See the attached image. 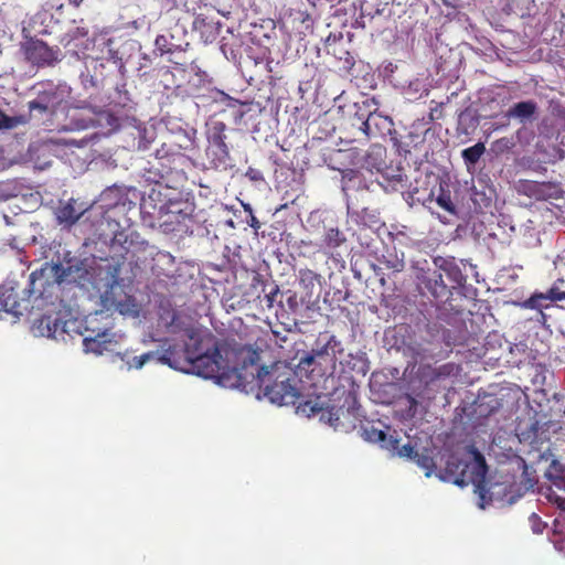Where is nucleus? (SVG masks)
<instances>
[{
  "label": "nucleus",
  "instance_id": "nucleus-1",
  "mask_svg": "<svg viewBox=\"0 0 565 565\" xmlns=\"http://www.w3.org/2000/svg\"><path fill=\"white\" fill-rule=\"evenodd\" d=\"M252 369L248 380L247 374L236 372L239 384L256 382L264 396L271 403L278 405L295 404L300 396L296 370H292L284 362H275L269 366H257L255 360H249ZM246 372L248 366L243 367Z\"/></svg>",
  "mask_w": 565,
  "mask_h": 565
},
{
  "label": "nucleus",
  "instance_id": "nucleus-2",
  "mask_svg": "<svg viewBox=\"0 0 565 565\" xmlns=\"http://www.w3.org/2000/svg\"><path fill=\"white\" fill-rule=\"evenodd\" d=\"M472 460L467 462L458 456L451 454L446 467L439 472L438 477L448 482H452L459 487L472 484L475 492L479 495L480 508L484 509L493 501V493L487 480L488 466L484 457L477 450L472 451Z\"/></svg>",
  "mask_w": 565,
  "mask_h": 565
},
{
  "label": "nucleus",
  "instance_id": "nucleus-3",
  "mask_svg": "<svg viewBox=\"0 0 565 565\" xmlns=\"http://www.w3.org/2000/svg\"><path fill=\"white\" fill-rule=\"evenodd\" d=\"M58 284L70 282L82 288L100 290L111 287L115 275L109 268H104L95 259H75L67 262L66 266L56 264L52 268Z\"/></svg>",
  "mask_w": 565,
  "mask_h": 565
},
{
  "label": "nucleus",
  "instance_id": "nucleus-4",
  "mask_svg": "<svg viewBox=\"0 0 565 565\" xmlns=\"http://www.w3.org/2000/svg\"><path fill=\"white\" fill-rule=\"evenodd\" d=\"M320 341L319 339L316 349L299 359L296 369L299 377H306L312 385H317L316 381L319 379L333 373L337 353L342 351L341 343L334 335H330L321 345Z\"/></svg>",
  "mask_w": 565,
  "mask_h": 565
},
{
  "label": "nucleus",
  "instance_id": "nucleus-5",
  "mask_svg": "<svg viewBox=\"0 0 565 565\" xmlns=\"http://www.w3.org/2000/svg\"><path fill=\"white\" fill-rule=\"evenodd\" d=\"M34 88L36 96L28 103L30 116L35 118L53 116L65 100L64 92L53 83H41Z\"/></svg>",
  "mask_w": 565,
  "mask_h": 565
},
{
  "label": "nucleus",
  "instance_id": "nucleus-6",
  "mask_svg": "<svg viewBox=\"0 0 565 565\" xmlns=\"http://www.w3.org/2000/svg\"><path fill=\"white\" fill-rule=\"evenodd\" d=\"M226 129L227 126L223 121H213L206 132L205 156L214 169H226L230 166L231 156L226 143Z\"/></svg>",
  "mask_w": 565,
  "mask_h": 565
},
{
  "label": "nucleus",
  "instance_id": "nucleus-7",
  "mask_svg": "<svg viewBox=\"0 0 565 565\" xmlns=\"http://www.w3.org/2000/svg\"><path fill=\"white\" fill-rule=\"evenodd\" d=\"M70 323L61 310H50L33 320L31 331L35 337L57 339L70 332Z\"/></svg>",
  "mask_w": 565,
  "mask_h": 565
},
{
  "label": "nucleus",
  "instance_id": "nucleus-8",
  "mask_svg": "<svg viewBox=\"0 0 565 565\" xmlns=\"http://www.w3.org/2000/svg\"><path fill=\"white\" fill-rule=\"evenodd\" d=\"M514 407V403H509L502 397H498L494 394L478 395L475 405L473 413L480 419H490L491 417L500 414L502 417H507Z\"/></svg>",
  "mask_w": 565,
  "mask_h": 565
},
{
  "label": "nucleus",
  "instance_id": "nucleus-9",
  "mask_svg": "<svg viewBox=\"0 0 565 565\" xmlns=\"http://www.w3.org/2000/svg\"><path fill=\"white\" fill-rule=\"evenodd\" d=\"M221 359L222 355L216 345L212 349L206 348V350L201 352L199 355H194L191 360L190 372H193L204 379L215 377L218 375L221 370Z\"/></svg>",
  "mask_w": 565,
  "mask_h": 565
},
{
  "label": "nucleus",
  "instance_id": "nucleus-10",
  "mask_svg": "<svg viewBox=\"0 0 565 565\" xmlns=\"http://www.w3.org/2000/svg\"><path fill=\"white\" fill-rule=\"evenodd\" d=\"M157 352V360L160 363L185 373L190 372L191 360L183 345L178 343L170 344L166 341L162 345V350Z\"/></svg>",
  "mask_w": 565,
  "mask_h": 565
},
{
  "label": "nucleus",
  "instance_id": "nucleus-11",
  "mask_svg": "<svg viewBox=\"0 0 565 565\" xmlns=\"http://www.w3.org/2000/svg\"><path fill=\"white\" fill-rule=\"evenodd\" d=\"M25 55L33 64L45 66L58 61L60 50L49 46L42 40H31L25 47Z\"/></svg>",
  "mask_w": 565,
  "mask_h": 565
},
{
  "label": "nucleus",
  "instance_id": "nucleus-12",
  "mask_svg": "<svg viewBox=\"0 0 565 565\" xmlns=\"http://www.w3.org/2000/svg\"><path fill=\"white\" fill-rule=\"evenodd\" d=\"M29 300L20 298L14 287L0 285V318L3 313L19 317L28 310Z\"/></svg>",
  "mask_w": 565,
  "mask_h": 565
},
{
  "label": "nucleus",
  "instance_id": "nucleus-13",
  "mask_svg": "<svg viewBox=\"0 0 565 565\" xmlns=\"http://www.w3.org/2000/svg\"><path fill=\"white\" fill-rule=\"evenodd\" d=\"M356 398L352 397L351 404L344 409L343 407L335 412H330L329 422L335 429H354L358 423H361L360 406H355Z\"/></svg>",
  "mask_w": 565,
  "mask_h": 565
},
{
  "label": "nucleus",
  "instance_id": "nucleus-14",
  "mask_svg": "<svg viewBox=\"0 0 565 565\" xmlns=\"http://www.w3.org/2000/svg\"><path fill=\"white\" fill-rule=\"evenodd\" d=\"M215 89L212 87V78L209 74L200 68L195 70L188 77L185 93L188 96L193 98H212V90Z\"/></svg>",
  "mask_w": 565,
  "mask_h": 565
},
{
  "label": "nucleus",
  "instance_id": "nucleus-15",
  "mask_svg": "<svg viewBox=\"0 0 565 565\" xmlns=\"http://www.w3.org/2000/svg\"><path fill=\"white\" fill-rule=\"evenodd\" d=\"M393 122L387 116L370 111L366 119L362 120L361 130L370 138L383 137L391 132Z\"/></svg>",
  "mask_w": 565,
  "mask_h": 565
},
{
  "label": "nucleus",
  "instance_id": "nucleus-16",
  "mask_svg": "<svg viewBox=\"0 0 565 565\" xmlns=\"http://www.w3.org/2000/svg\"><path fill=\"white\" fill-rule=\"evenodd\" d=\"M76 205L77 201L75 199L60 203L55 211V216L60 225L71 227L83 216L86 209L77 207Z\"/></svg>",
  "mask_w": 565,
  "mask_h": 565
},
{
  "label": "nucleus",
  "instance_id": "nucleus-17",
  "mask_svg": "<svg viewBox=\"0 0 565 565\" xmlns=\"http://www.w3.org/2000/svg\"><path fill=\"white\" fill-rule=\"evenodd\" d=\"M420 284L436 300L449 295L447 285L444 282L443 274L439 270L428 271L420 278Z\"/></svg>",
  "mask_w": 565,
  "mask_h": 565
},
{
  "label": "nucleus",
  "instance_id": "nucleus-18",
  "mask_svg": "<svg viewBox=\"0 0 565 565\" xmlns=\"http://www.w3.org/2000/svg\"><path fill=\"white\" fill-rule=\"evenodd\" d=\"M156 158L161 162V166L171 168V164L181 162L185 156L181 151V147L175 142H163L160 148L156 149Z\"/></svg>",
  "mask_w": 565,
  "mask_h": 565
},
{
  "label": "nucleus",
  "instance_id": "nucleus-19",
  "mask_svg": "<svg viewBox=\"0 0 565 565\" xmlns=\"http://www.w3.org/2000/svg\"><path fill=\"white\" fill-rule=\"evenodd\" d=\"M362 436L365 440L372 443H380L382 448H385L390 451H394L397 449V439L393 436H387L385 431L374 427L372 424H367L362 426Z\"/></svg>",
  "mask_w": 565,
  "mask_h": 565
},
{
  "label": "nucleus",
  "instance_id": "nucleus-20",
  "mask_svg": "<svg viewBox=\"0 0 565 565\" xmlns=\"http://www.w3.org/2000/svg\"><path fill=\"white\" fill-rule=\"evenodd\" d=\"M111 334L108 331L100 332L93 338H84L83 345L86 352H92L97 355L103 354L105 351L110 350L113 344Z\"/></svg>",
  "mask_w": 565,
  "mask_h": 565
},
{
  "label": "nucleus",
  "instance_id": "nucleus-21",
  "mask_svg": "<svg viewBox=\"0 0 565 565\" xmlns=\"http://www.w3.org/2000/svg\"><path fill=\"white\" fill-rule=\"evenodd\" d=\"M540 300H548V302H556L565 300V291H562L557 286H552L546 292H535L523 303V308H535L540 306Z\"/></svg>",
  "mask_w": 565,
  "mask_h": 565
},
{
  "label": "nucleus",
  "instance_id": "nucleus-22",
  "mask_svg": "<svg viewBox=\"0 0 565 565\" xmlns=\"http://www.w3.org/2000/svg\"><path fill=\"white\" fill-rule=\"evenodd\" d=\"M186 341L183 344L186 353L190 356V360L194 358V355H199L201 352L206 350L205 338L201 334L200 331L195 329H186L185 331Z\"/></svg>",
  "mask_w": 565,
  "mask_h": 565
},
{
  "label": "nucleus",
  "instance_id": "nucleus-23",
  "mask_svg": "<svg viewBox=\"0 0 565 565\" xmlns=\"http://www.w3.org/2000/svg\"><path fill=\"white\" fill-rule=\"evenodd\" d=\"M537 109V105L533 100L520 102L513 105L507 113L510 118L525 120L531 118Z\"/></svg>",
  "mask_w": 565,
  "mask_h": 565
},
{
  "label": "nucleus",
  "instance_id": "nucleus-24",
  "mask_svg": "<svg viewBox=\"0 0 565 565\" xmlns=\"http://www.w3.org/2000/svg\"><path fill=\"white\" fill-rule=\"evenodd\" d=\"M88 35V30L84 26H77L73 25L67 30V32L61 38V43L67 47L73 46V51L79 47V43L77 41H81Z\"/></svg>",
  "mask_w": 565,
  "mask_h": 565
},
{
  "label": "nucleus",
  "instance_id": "nucleus-25",
  "mask_svg": "<svg viewBox=\"0 0 565 565\" xmlns=\"http://www.w3.org/2000/svg\"><path fill=\"white\" fill-rule=\"evenodd\" d=\"M478 117L469 109H466L459 114L457 130L460 134L469 135L478 127Z\"/></svg>",
  "mask_w": 565,
  "mask_h": 565
},
{
  "label": "nucleus",
  "instance_id": "nucleus-26",
  "mask_svg": "<svg viewBox=\"0 0 565 565\" xmlns=\"http://www.w3.org/2000/svg\"><path fill=\"white\" fill-rule=\"evenodd\" d=\"M347 241L344 234L338 227H329L322 239L321 247L335 249Z\"/></svg>",
  "mask_w": 565,
  "mask_h": 565
},
{
  "label": "nucleus",
  "instance_id": "nucleus-27",
  "mask_svg": "<svg viewBox=\"0 0 565 565\" xmlns=\"http://www.w3.org/2000/svg\"><path fill=\"white\" fill-rule=\"evenodd\" d=\"M484 152H486V146L483 142L479 141L476 145L463 149L461 152V157H462L465 163L468 167H470V166H475L480 160V158L482 157V154Z\"/></svg>",
  "mask_w": 565,
  "mask_h": 565
},
{
  "label": "nucleus",
  "instance_id": "nucleus-28",
  "mask_svg": "<svg viewBox=\"0 0 565 565\" xmlns=\"http://www.w3.org/2000/svg\"><path fill=\"white\" fill-rule=\"evenodd\" d=\"M440 269L446 273L447 277L458 286L463 285L466 281V277L461 273L460 268L454 263L449 260H443V264L439 265Z\"/></svg>",
  "mask_w": 565,
  "mask_h": 565
},
{
  "label": "nucleus",
  "instance_id": "nucleus-29",
  "mask_svg": "<svg viewBox=\"0 0 565 565\" xmlns=\"http://www.w3.org/2000/svg\"><path fill=\"white\" fill-rule=\"evenodd\" d=\"M96 122L100 127L108 128L109 131H115L120 127L119 117L115 116L109 110H102L97 114Z\"/></svg>",
  "mask_w": 565,
  "mask_h": 565
},
{
  "label": "nucleus",
  "instance_id": "nucleus-30",
  "mask_svg": "<svg viewBox=\"0 0 565 565\" xmlns=\"http://www.w3.org/2000/svg\"><path fill=\"white\" fill-rule=\"evenodd\" d=\"M436 203L439 207L445 210L446 212L450 214H457V209L455 203L452 202L451 194L449 190H445L443 184L439 185V193L436 198Z\"/></svg>",
  "mask_w": 565,
  "mask_h": 565
},
{
  "label": "nucleus",
  "instance_id": "nucleus-31",
  "mask_svg": "<svg viewBox=\"0 0 565 565\" xmlns=\"http://www.w3.org/2000/svg\"><path fill=\"white\" fill-rule=\"evenodd\" d=\"M414 460L418 467L425 470L426 477H430L437 468L434 458L428 454L427 450L423 454L417 452Z\"/></svg>",
  "mask_w": 565,
  "mask_h": 565
},
{
  "label": "nucleus",
  "instance_id": "nucleus-32",
  "mask_svg": "<svg viewBox=\"0 0 565 565\" xmlns=\"http://www.w3.org/2000/svg\"><path fill=\"white\" fill-rule=\"evenodd\" d=\"M381 263L385 265L387 269L394 273H401L405 268V262L403 257H398L396 254L388 253L383 255Z\"/></svg>",
  "mask_w": 565,
  "mask_h": 565
},
{
  "label": "nucleus",
  "instance_id": "nucleus-33",
  "mask_svg": "<svg viewBox=\"0 0 565 565\" xmlns=\"http://www.w3.org/2000/svg\"><path fill=\"white\" fill-rule=\"evenodd\" d=\"M320 277L321 276L319 274L309 268L299 270V284L305 289L311 290L315 287V285L319 281Z\"/></svg>",
  "mask_w": 565,
  "mask_h": 565
},
{
  "label": "nucleus",
  "instance_id": "nucleus-34",
  "mask_svg": "<svg viewBox=\"0 0 565 565\" xmlns=\"http://www.w3.org/2000/svg\"><path fill=\"white\" fill-rule=\"evenodd\" d=\"M539 429H540L539 420L533 422L527 430H524L522 428L521 424H519V426H518V430L520 431L521 438L523 440L529 441L530 444H534L540 440Z\"/></svg>",
  "mask_w": 565,
  "mask_h": 565
},
{
  "label": "nucleus",
  "instance_id": "nucleus-35",
  "mask_svg": "<svg viewBox=\"0 0 565 565\" xmlns=\"http://www.w3.org/2000/svg\"><path fill=\"white\" fill-rule=\"evenodd\" d=\"M212 99L214 102H220L225 104L227 107H236L237 105H242L243 103L234 97H231L230 95L225 94L223 90L220 89H213L212 90Z\"/></svg>",
  "mask_w": 565,
  "mask_h": 565
},
{
  "label": "nucleus",
  "instance_id": "nucleus-36",
  "mask_svg": "<svg viewBox=\"0 0 565 565\" xmlns=\"http://www.w3.org/2000/svg\"><path fill=\"white\" fill-rule=\"evenodd\" d=\"M420 376L425 381V383L434 384L435 382L440 381L437 369L431 366H424L420 369Z\"/></svg>",
  "mask_w": 565,
  "mask_h": 565
},
{
  "label": "nucleus",
  "instance_id": "nucleus-37",
  "mask_svg": "<svg viewBox=\"0 0 565 565\" xmlns=\"http://www.w3.org/2000/svg\"><path fill=\"white\" fill-rule=\"evenodd\" d=\"M158 352H147L139 356H134L132 366L136 369H141L148 361L157 359Z\"/></svg>",
  "mask_w": 565,
  "mask_h": 565
},
{
  "label": "nucleus",
  "instance_id": "nucleus-38",
  "mask_svg": "<svg viewBox=\"0 0 565 565\" xmlns=\"http://www.w3.org/2000/svg\"><path fill=\"white\" fill-rule=\"evenodd\" d=\"M19 122L17 117H10L0 109V130L14 128Z\"/></svg>",
  "mask_w": 565,
  "mask_h": 565
},
{
  "label": "nucleus",
  "instance_id": "nucleus-39",
  "mask_svg": "<svg viewBox=\"0 0 565 565\" xmlns=\"http://www.w3.org/2000/svg\"><path fill=\"white\" fill-rule=\"evenodd\" d=\"M436 369L440 380H444L454 375L457 370V366L454 363H445Z\"/></svg>",
  "mask_w": 565,
  "mask_h": 565
},
{
  "label": "nucleus",
  "instance_id": "nucleus-40",
  "mask_svg": "<svg viewBox=\"0 0 565 565\" xmlns=\"http://www.w3.org/2000/svg\"><path fill=\"white\" fill-rule=\"evenodd\" d=\"M156 47L163 54V53H171L173 52V45L169 44L168 39L166 35H158L154 41Z\"/></svg>",
  "mask_w": 565,
  "mask_h": 565
},
{
  "label": "nucleus",
  "instance_id": "nucleus-41",
  "mask_svg": "<svg viewBox=\"0 0 565 565\" xmlns=\"http://www.w3.org/2000/svg\"><path fill=\"white\" fill-rule=\"evenodd\" d=\"M393 452H397L399 457L414 459L417 451L414 449V447L411 444H406L402 446L401 448L397 446V449H395Z\"/></svg>",
  "mask_w": 565,
  "mask_h": 565
},
{
  "label": "nucleus",
  "instance_id": "nucleus-42",
  "mask_svg": "<svg viewBox=\"0 0 565 565\" xmlns=\"http://www.w3.org/2000/svg\"><path fill=\"white\" fill-rule=\"evenodd\" d=\"M278 294L279 287L277 285H274L271 286L270 290L265 295V302L268 309L274 307Z\"/></svg>",
  "mask_w": 565,
  "mask_h": 565
},
{
  "label": "nucleus",
  "instance_id": "nucleus-43",
  "mask_svg": "<svg viewBox=\"0 0 565 565\" xmlns=\"http://www.w3.org/2000/svg\"><path fill=\"white\" fill-rule=\"evenodd\" d=\"M245 175L250 180V181H254V182H258V181H263L264 180V175H263V172L256 168H252L249 167L245 173Z\"/></svg>",
  "mask_w": 565,
  "mask_h": 565
},
{
  "label": "nucleus",
  "instance_id": "nucleus-44",
  "mask_svg": "<svg viewBox=\"0 0 565 565\" xmlns=\"http://www.w3.org/2000/svg\"><path fill=\"white\" fill-rule=\"evenodd\" d=\"M409 194L413 199H416L418 202H423V203H425L426 201H433V198H434V191H429V193L427 194V198L420 196L419 190L417 188H414L409 192Z\"/></svg>",
  "mask_w": 565,
  "mask_h": 565
},
{
  "label": "nucleus",
  "instance_id": "nucleus-45",
  "mask_svg": "<svg viewBox=\"0 0 565 565\" xmlns=\"http://www.w3.org/2000/svg\"><path fill=\"white\" fill-rule=\"evenodd\" d=\"M337 41V36L333 38L331 35L328 36L326 41V49L328 53H332L333 55H337L335 49H332V43Z\"/></svg>",
  "mask_w": 565,
  "mask_h": 565
},
{
  "label": "nucleus",
  "instance_id": "nucleus-46",
  "mask_svg": "<svg viewBox=\"0 0 565 565\" xmlns=\"http://www.w3.org/2000/svg\"><path fill=\"white\" fill-rule=\"evenodd\" d=\"M510 145L511 142L508 138H501L494 142V146L498 147L499 149L510 148Z\"/></svg>",
  "mask_w": 565,
  "mask_h": 565
},
{
  "label": "nucleus",
  "instance_id": "nucleus-47",
  "mask_svg": "<svg viewBox=\"0 0 565 565\" xmlns=\"http://www.w3.org/2000/svg\"><path fill=\"white\" fill-rule=\"evenodd\" d=\"M540 306L535 307L534 309L540 310L541 316L544 317V313L542 312L543 308H548L552 302H548V300H540Z\"/></svg>",
  "mask_w": 565,
  "mask_h": 565
},
{
  "label": "nucleus",
  "instance_id": "nucleus-48",
  "mask_svg": "<svg viewBox=\"0 0 565 565\" xmlns=\"http://www.w3.org/2000/svg\"><path fill=\"white\" fill-rule=\"evenodd\" d=\"M249 225L256 230L259 228V222L254 215H252V217H250Z\"/></svg>",
  "mask_w": 565,
  "mask_h": 565
},
{
  "label": "nucleus",
  "instance_id": "nucleus-49",
  "mask_svg": "<svg viewBox=\"0 0 565 565\" xmlns=\"http://www.w3.org/2000/svg\"><path fill=\"white\" fill-rule=\"evenodd\" d=\"M68 2L71 4H73L74 7H79V4L83 2V0H68Z\"/></svg>",
  "mask_w": 565,
  "mask_h": 565
},
{
  "label": "nucleus",
  "instance_id": "nucleus-50",
  "mask_svg": "<svg viewBox=\"0 0 565 565\" xmlns=\"http://www.w3.org/2000/svg\"><path fill=\"white\" fill-rule=\"evenodd\" d=\"M299 13H300V14H301V17H302V21H306L307 19H309V18H310V15H309L308 13H306V12H299Z\"/></svg>",
  "mask_w": 565,
  "mask_h": 565
},
{
  "label": "nucleus",
  "instance_id": "nucleus-51",
  "mask_svg": "<svg viewBox=\"0 0 565 565\" xmlns=\"http://www.w3.org/2000/svg\"><path fill=\"white\" fill-rule=\"evenodd\" d=\"M395 182H397V183H402L403 182V178H402L401 174L397 175V178L395 179Z\"/></svg>",
  "mask_w": 565,
  "mask_h": 565
},
{
  "label": "nucleus",
  "instance_id": "nucleus-52",
  "mask_svg": "<svg viewBox=\"0 0 565 565\" xmlns=\"http://www.w3.org/2000/svg\"><path fill=\"white\" fill-rule=\"evenodd\" d=\"M301 243L305 244V245L312 246V242L306 243L305 241H302Z\"/></svg>",
  "mask_w": 565,
  "mask_h": 565
},
{
  "label": "nucleus",
  "instance_id": "nucleus-53",
  "mask_svg": "<svg viewBox=\"0 0 565 565\" xmlns=\"http://www.w3.org/2000/svg\"><path fill=\"white\" fill-rule=\"evenodd\" d=\"M532 518L539 520V516L536 514H533Z\"/></svg>",
  "mask_w": 565,
  "mask_h": 565
}]
</instances>
